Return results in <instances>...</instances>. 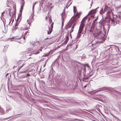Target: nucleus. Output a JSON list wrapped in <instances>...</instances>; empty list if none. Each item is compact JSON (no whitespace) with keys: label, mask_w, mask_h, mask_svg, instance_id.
<instances>
[{"label":"nucleus","mask_w":121,"mask_h":121,"mask_svg":"<svg viewBox=\"0 0 121 121\" xmlns=\"http://www.w3.org/2000/svg\"><path fill=\"white\" fill-rule=\"evenodd\" d=\"M103 9L102 8H100V10L99 12V13L101 14H102L103 13Z\"/></svg>","instance_id":"nucleus-15"},{"label":"nucleus","mask_w":121,"mask_h":121,"mask_svg":"<svg viewBox=\"0 0 121 121\" xmlns=\"http://www.w3.org/2000/svg\"><path fill=\"white\" fill-rule=\"evenodd\" d=\"M95 48L91 49V51H93V50H94L95 49Z\"/></svg>","instance_id":"nucleus-47"},{"label":"nucleus","mask_w":121,"mask_h":121,"mask_svg":"<svg viewBox=\"0 0 121 121\" xmlns=\"http://www.w3.org/2000/svg\"><path fill=\"white\" fill-rule=\"evenodd\" d=\"M69 24L70 23L69 22L65 26L64 29L65 30H67L68 28L71 27V25H69Z\"/></svg>","instance_id":"nucleus-9"},{"label":"nucleus","mask_w":121,"mask_h":121,"mask_svg":"<svg viewBox=\"0 0 121 121\" xmlns=\"http://www.w3.org/2000/svg\"><path fill=\"white\" fill-rule=\"evenodd\" d=\"M24 5H22L21 6V8H20V15H22V10L23 9V7Z\"/></svg>","instance_id":"nucleus-13"},{"label":"nucleus","mask_w":121,"mask_h":121,"mask_svg":"<svg viewBox=\"0 0 121 121\" xmlns=\"http://www.w3.org/2000/svg\"><path fill=\"white\" fill-rule=\"evenodd\" d=\"M69 30H68V32H69Z\"/></svg>","instance_id":"nucleus-62"},{"label":"nucleus","mask_w":121,"mask_h":121,"mask_svg":"<svg viewBox=\"0 0 121 121\" xmlns=\"http://www.w3.org/2000/svg\"><path fill=\"white\" fill-rule=\"evenodd\" d=\"M15 67V66H14L13 67V68H14Z\"/></svg>","instance_id":"nucleus-58"},{"label":"nucleus","mask_w":121,"mask_h":121,"mask_svg":"<svg viewBox=\"0 0 121 121\" xmlns=\"http://www.w3.org/2000/svg\"><path fill=\"white\" fill-rule=\"evenodd\" d=\"M12 17L11 18H10V20L11 21V20H12Z\"/></svg>","instance_id":"nucleus-49"},{"label":"nucleus","mask_w":121,"mask_h":121,"mask_svg":"<svg viewBox=\"0 0 121 121\" xmlns=\"http://www.w3.org/2000/svg\"><path fill=\"white\" fill-rule=\"evenodd\" d=\"M90 18H89V19L88 21H90Z\"/></svg>","instance_id":"nucleus-56"},{"label":"nucleus","mask_w":121,"mask_h":121,"mask_svg":"<svg viewBox=\"0 0 121 121\" xmlns=\"http://www.w3.org/2000/svg\"><path fill=\"white\" fill-rule=\"evenodd\" d=\"M104 9L108 11L107 13V15L109 17V19L112 22L111 24L113 26H115L117 23L121 22V12H119L118 16L116 15H113L112 10L106 5Z\"/></svg>","instance_id":"nucleus-1"},{"label":"nucleus","mask_w":121,"mask_h":121,"mask_svg":"<svg viewBox=\"0 0 121 121\" xmlns=\"http://www.w3.org/2000/svg\"><path fill=\"white\" fill-rule=\"evenodd\" d=\"M57 58L54 61V62H53V63L52 65L54 66L55 65V64H56V61H57Z\"/></svg>","instance_id":"nucleus-19"},{"label":"nucleus","mask_w":121,"mask_h":121,"mask_svg":"<svg viewBox=\"0 0 121 121\" xmlns=\"http://www.w3.org/2000/svg\"><path fill=\"white\" fill-rule=\"evenodd\" d=\"M83 76H84L85 75V73L86 72V69L85 68L84 69H83Z\"/></svg>","instance_id":"nucleus-22"},{"label":"nucleus","mask_w":121,"mask_h":121,"mask_svg":"<svg viewBox=\"0 0 121 121\" xmlns=\"http://www.w3.org/2000/svg\"><path fill=\"white\" fill-rule=\"evenodd\" d=\"M8 73H7L6 75V76H7L8 75Z\"/></svg>","instance_id":"nucleus-53"},{"label":"nucleus","mask_w":121,"mask_h":121,"mask_svg":"<svg viewBox=\"0 0 121 121\" xmlns=\"http://www.w3.org/2000/svg\"><path fill=\"white\" fill-rule=\"evenodd\" d=\"M63 16H62V25H61V27L63 28L64 25V19L63 18Z\"/></svg>","instance_id":"nucleus-16"},{"label":"nucleus","mask_w":121,"mask_h":121,"mask_svg":"<svg viewBox=\"0 0 121 121\" xmlns=\"http://www.w3.org/2000/svg\"><path fill=\"white\" fill-rule=\"evenodd\" d=\"M116 118L117 120V121H118H118L120 120V119L118 117H116Z\"/></svg>","instance_id":"nucleus-37"},{"label":"nucleus","mask_w":121,"mask_h":121,"mask_svg":"<svg viewBox=\"0 0 121 121\" xmlns=\"http://www.w3.org/2000/svg\"><path fill=\"white\" fill-rule=\"evenodd\" d=\"M99 89V90H95L94 91L95 92H97L99 91H104V90H106L108 91H110L111 92L116 93L119 94H121V93L120 92L117 91L116 90H115L113 88H111L103 87L100 88Z\"/></svg>","instance_id":"nucleus-3"},{"label":"nucleus","mask_w":121,"mask_h":121,"mask_svg":"<svg viewBox=\"0 0 121 121\" xmlns=\"http://www.w3.org/2000/svg\"><path fill=\"white\" fill-rule=\"evenodd\" d=\"M108 31L109 30V27H108Z\"/></svg>","instance_id":"nucleus-51"},{"label":"nucleus","mask_w":121,"mask_h":121,"mask_svg":"<svg viewBox=\"0 0 121 121\" xmlns=\"http://www.w3.org/2000/svg\"><path fill=\"white\" fill-rule=\"evenodd\" d=\"M88 85V84H87L85 86H84V88H85Z\"/></svg>","instance_id":"nucleus-39"},{"label":"nucleus","mask_w":121,"mask_h":121,"mask_svg":"<svg viewBox=\"0 0 121 121\" xmlns=\"http://www.w3.org/2000/svg\"><path fill=\"white\" fill-rule=\"evenodd\" d=\"M19 18L20 17H19V16H18V18H17V21L16 23V24L15 25H14V26H13V28L12 29L13 30H17V29L18 28L17 27V26H18V23H17V21H18V20L19 19Z\"/></svg>","instance_id":"nucleus-7"},{"label":"nucleus","mask_w":121,"mask_h":121,"mask_svg":"<svg viewBox=\"0 0 121 121\" xmlns=\"http://www.w3.org/2000/svg\"><path fill=\"white\" fill-rule=\"evenodd\" d=\"M104 35H105L100 30L98 31L96 34L97 39L101 40L99 41V42L101 43L103 42L105 39V37Z\"/></svg>","instance_id":"nucleus-2"},{"label":"nucleus","mask_w":121,"mask_h":121,"mask_svg":"<svg viewBox=\"0 0 121 121\" xmlns=\"http://www.w3.org/2000/svg\"><path fill=\"white\" fill-rule=\"evenodd\" d=\"M30 76V74L28 73L27 74L26 76L28 77V76Z\"/></svg>","instance_id":"nucleus-41"},{"label":"nucleus","mask_w":121,"mask_h":121,"mask_svg":"<svg viewBox=\"0 0 121 121\" xmlns=\"http://www.w3.org/2000/svg\"><path fill=\"white\" fill-rule=\"evenodd\" d=\"M53 23L52 24H51V30H52V29L53 28Z\"/></svg>","instance_id":"nucleus-27"},{"label":"nucleus","mask_w":121,"mask_h":121,"mask_svg":"<svg viewBox=\"0 0 121 121\" xmlns=\"http://www.w3.org/2000/svg\"><path fill=\"white\" fill-rule=\"evenodd\" d=\"M68 35H66L65 37V41L66 43L67 42L68 40L69 39V34H68Z\"/></svg>","instance_id":"nucleus-14"},{"label":"nucleus","mask_w":121,"mask_h":121,"mask_svg":"<svg viewBox=\"0 0 121 121\" xmlns=\"http://www.w3.org/2000/svg\"><path fill=\"white\" fill-rule=\"evenodd\" d=\"M81 12H80L78 14V18L80 16V15L81 14Z\"/></svg>","instance_id":"nucleus-35"},{"label":"nucleus","mask_w":121,"mask_h":121,"mask_svg":"<svg viewBox=\"0 0 121 121\" xmlns=\"http://www.w3.org/2000/svg\"><path fill=\"white\" fill-rule=\"evenodd\" d=\"M14 19H13V21H12V23L11 24V25H12V23H13V21H14Z\"/></svg>","instance_id":"nucleus-46"},{"label":"nucleus","mask_w":121,"mask_h":121,"mask_svg":"<svg viewBox=\"0 0 121 121\" xmlns=\"http://www.w3.org/2000/svg\"><path fill=\"white\" fill-rule=\"evenodd\" d=\"M111 48L110 47L107 50L108 51L109 49Z\"/></svg>","instance_id":"nucleus-52"},{"label":"nucleus","mask_w":121,"mask_h":121,"mask_svg":"<svg viewBox=\"0 0 121 121\" xmlns=\"http://www.w3.org/2000/svg\"><path fill=\"white\" fill-rule=\"evenodd\" d=\"M0 111L1 112L2 114H3L4 113V111L3 109H0Z\"/></svg>","instance_id":"nucleus-26"},{"label":"nucleus","mask_w":121,"mask_h":121,"mask_svg":"<svg viewBox=\"0 0 121 121\" xmlns=\"http://www.w3.org/2000/svg\"><path fill=\"white\" fill-rule=\"evenodd\" d=\"M90 32L91 33H93V30L92 28V26L91 27V28L90 30Z\"/></svg>","instance_id":"nucleus-29"},{"label":"nucleus","mask_w":121,"mask_h":121,"mask_svg":"<svg viewBox=\"0 0 121 121\" xmlns=\"http://www.w3.org/2000/svg\"><path fill=\"white\" fill-rule=\"evenodd\" d=\"M99 8V7H98L96 9L91 10L89 12V14H91V17H93V18L94 17V16H93L98 11V9Z\"/></svg>","instance_id":"nucleus-5"},{"label":"nucleus","mask_w":121,"mask_h":121,"mask_svg":"<svg viewBox=\"0 0 121 121\" xmlns=\"http://www.w3.org/2000/svg\"><path fill=\"white\" fill-rule=\"evenodd\" d=\"M90 72H89V75L88 76V77H90L92 75V74H90Z\"/></svg>","instance_id":"nucleus-40"},{"label":"nucleus","mask_w":121,"mask_h":121,"mask_svg":"<svg viewBox=\"0 0 121 121\" xmlns=\"http://www.w3.org/2000/svg\"><path fill=\"white\" fill-rule=\"evenodd\" d=\"M65 15V13H64V15H63H63H62V16H63L62 17H63V18H64L63 17V16H64Z\"/></svg>","instance_id":"nucleus-48"},{"label":"nucleus","mask_w":121,"mask_h":121,"mask_svg":"<svg viewBox=\"0 0 121 121\" xmlns=\"http://www.w3.org/2000/svg\"><path fill=\"white\" fill-rule=\"evenodd\" d=\"M30 25L29 24H28V26H29ZM29 27H26L25 28H24V30H27L28 29H29Z\"/></svg>","instance_id":"nucleus-31"},{"label":"nucleus","mask_w":121,"mask_h":121,"mask_svg":"<svg viewBox=\"0 0 121 121\" xmlns=\"http://www.w3.org/2000/svg\"><path fill=\"white\" fill-rule=\"evenodd\" d=\"M37 1H36L33 4V5H35L37 3Z\"/></svg>","instance_id":"nucleus-42"},{"label":"nucleus","mask_w":121,"mask_h":121,"mask_svg":"<svg viewBox=\"0 0 121 121\" xmlns=\"http://www.w3.org/2000/svg\"><path fill=\"white\" fill-rule=\"evenodd\" d=\"M49 54H46L44 56H48Z\"/></svg>","instance_id":"nucleus-43"},{"label":"nucleus","mask_w":121,"mask_h":121,"mask_svg":"<svg viewBox=\"0 0 121 121\" xmlns=\"http://www.w3.org/2000/svg\"><path fill=\"white\" fill-rule=\"evenodd\" d=\"M65 11V9H64V10H63V13H62V15H62H62L63 14L64 15V14Z\"/></svg>","instance_id":"nucleus-30"},{"label":"nucleus","mask_w":121,"mask_h":121,"mask_svg":"<svg viewBox=\"0 0 121 121\" xmlns=\"http://www.w3.org/2000/svg\"><path fill=\"white\" fill-rule=\"evenodd\" d=\"M23 39H24V40H25V39H26L25 36H24V37H23Z\"/></svg>","instance_id":"nucleus-50"},{"label":"nucleus","mask_w":121,"mask_h":121,"mask_svg":"<svg viewBox=\"0 0 121 121\" xmlns=\"http://www.w3.org/2000/svg\"><path fill=\"white\" fill-rule=\"evenodd\" d=\"M73 12L74 13H76V7L75 6H73Z\"/></svg>","instance_id":"nucleus-24"},{"label":"nucleus","mask_w":121,"mask_h":121,"mask_svg":"<svg viewBox=\"0 0 121 121\" xmlns=\"http://www.w3.org/2000/svg\"><path fill=\"white\" fill-rule=\"evenodd\" d=\"M70 34H71V33H70ZM70 36H71V34H70Z\"/></svg>","instance_id":"nucleus-60"},{"label":"nucleus","mask_w":121,"mask_h":121,"mask_svg":"<svg viewBox=\"0 0 121 121\" xmlns=\"http://www.w3.org/2000/svg\"><path fill=\"white\" fill-rule=\"evenodd\" d=\"M8 11H9V14L10 16H11V13H10V9H8Z\"/></svg>","instance_id":"nucleus-32"},{"label":"nucleus","mask_w":121,"mask_h":121,"mask_svg":"<svg viewBox=\"0 0 121 121\" xmlns=\"http://www.w3.org/2000/svg\"><path fill=\"white\" fill-rule=\"evenodd\" d=\"M39 2L40 3L39 4L40 6H42V5L43 4V1H40Z\"/></svg>","instance_id":"nucleus-28"},{"label":"nucleus","mask_w":121,"mask_h":121,"mask_svg":"<svg viewBox=\"0 0 121 121\" xmlns=\"http://www.w3.org/2000/svg\"><path fill=\"white\" fill-rule=\"evenodd\" d=\"M116 89H117L118 90V89H119V88H118V87L117 88H116Z\"/></svg>","instance_id":"nucleus-54"},{"label":"nucleus","mask_w":121,"mask_h":121,"mask_svg":"<svg viewBox=\"0 0 121 121\" xmlns=\"http://www.w3.org/2000/svg\"><path fill=\"white\" fill-rule=\"evenodd\" d=\"M39 42L38 41H37L34 44H33V45H34L36 46H38V44H39Z\"/></svg>","instance_id":"nucleus-17"},{"label":"nucleus","mask_w":121,"mask_h":121,"mask_svg":"<svg viewBox=\"0 0 121 121\" xmlns=\"http://www.w3.org/2000/svg\"><path fill=\"white\" fill-rule=\"evenodd\" d=\"M52 31V30H50L49 31H47L48 34H50L51 33Z\"/></svg>","instance_id":"nucleus-34"},{"label":"nucleus","mask_w":121,"mask_h":121,"mask_svg":"<svg viewBox=\"0 0 121 121\" xmlns=\"http://www.w3.org/2000/svg\"><path fill=\"white\" fill-rule=\"evenodd\" d=\"M74 63L75 64L77 63H78L79 64H80V63L79 62H78V61H76V60H74Z\"/></svg>","instance_id":"nucleus-33"},{"label":"nucleus","mask_w":121,"mask_h":121,"mask_svg":"<svg viewBox=\"0 0 121 121\" xmlns=\"http://www.w3.org/2000/svg\"><path fill=\"white\" fill-rule=\"evenodd\" d=\"M25 64L24 63L20 67H19L18 68V71H19V70L22 67H23L24 65H25Z\"/></svg>","instance_id":"nucleus-21"},{"label":"nucleus","mask_w":121,"mask_h":121,"mask_svg":"<svg viewBox=\"0 0 121 121\" xmlns=\"http://www.w3.org/2000/svg\"><path fill=\"white\" fill-rule=\"evenodd\" d=\"M19 18L20 17H19V16H18V18H17V21L16 23V24L15 25H14V26H13V28L12 29L13 30H17V29L18 28L17 27V26H18V23H17V21H18V20L19 19Z\"/></svg>","instance_id":"nucleus-8"},{"label":"nucleus","mask_w":121,"mask_h":121,"mask_svg":"<svg viewBox=\"0 0 121 121\" xmlns=\"http://www.w3.org/2000/svg\"><path fill=\"white\" fill-rule=\"evenodd\" d=\"M106 11H107L108 12V11L107 10H105V9H104V10L103 11V13H105V12Z\"/></svg>","instance_id":"nucleus-36"},{"label":"nucleus","mask_w":121,"mask_h":121,"mask_svg":"<svg viewBox=\"0 0 121 121\" xmlns=\"http://www.w3.org/2000/svg\"><path fill=\"white\" fill-rule=\"evenodd\" d=\"M57 63H58V60L57 61Z\"/></svg>","instance_id":"nucleus-59"},{"label":"nucleus","mask_w":121,"mask_h":121,"mask_svg":"<svg viewBox=\"0 0 121 121\" xmlns=\"http://www.w3.org/2000/svg\"><path fill=\"white\" fill-rule=\"evenodd\" d=\"M89 15H91V14H89V13L88 14H87V15L85 17L82 19V21H83V23H82V24H84V20H86V18H87V16H88ZM84 25V24H83Z\"/></svg>","instance_id":"nucleus-12"},{"label":"nucleus","mask_w":121,"mask_h":121,"mask_svg":"<svg viewBox=\"0 0 121 121\" xmlns=\"http://www.w3.org/2000/svg\"><path fill=\"white\" fill-rule=\"evenodd\" d=\"M47 18V17H46V18Z\"/></svg>","instance_id":"nucleus-64"},{"label":"nucleus","mask_w":121,"mask_h":121,"mask_svg":"<svg viewBox=\"0 0 121 121\" xmlns=\"http://www.w3.org/2000/svg\"><path fill=\"white\" fill-rule=\"evenodd\" d=\"M42 50V49H37V50L35 51V52H34L33 53L34 54H36L39 53V52H41Z\"/></svg>","instance_id":"nucleus-10"},{"label":"nucleus","mask_w":121,"mask_h":121,"mask_svg":"<svg viewBox=\"0 0 121 121\" xmlns=\"http://www.w3.org/2000/svg\"><path fill=\"white\" fill-rule=\"evenodd\" d=\"M35 5L33 4V6H32V13L31 16H32V21H33L34 20V9L35 8Z\"/></svg>","instance_id":"nucleus-6"},{"label":"nucleus","mask_w":121,"mask_h":121,"mask_svg":"<svg viewBox=\"0 0 121 121\" xmlns=\"http://www.w3.org/2000/svg\"><path fill=\"white\" fill-rule=\"evenodd\" d=\"M98 16H97V17L94 20L93 22V23H95V21H96L98 19Z\"/></svg>","instance_id":"nucleus-25"},{"label":"nucleus","mask_w":121,"mask_h":121,"mask_svg":"<svg viewBox=\"0 0 121 121\" xmlns=\"http://www.w3.org/2000/svg\"><path fill=\"white\" fill-rule=\"evenodd\" d=\"M20 13L18 15V16H19V17H21V15H20Z\"/></svg>","instance_id":"nucleus-45"},{"label":"nucleus","mask_w":121,"mask_h":121,"mask_svg":"<svg viewBox=\"0 0 121 121\" xmlns=\"http://www.w3.org/2000/svg\"><path fill=\"white\" fill-rule=\"evenodd\" d=\"M45 76V73H43L41 75V78H43Z\"/></svg>","instance_id":"nucleus-20"},{"label":"nucleus","mask_w":121,"mask_h":121,"mask_svg":"<svg viewBox=\"0 0 121 121\" xmlns=\"http://www.w3.org/2000/svg\"><path fill=\"white\" fill-rule=\"evenodd\" d=\"M120 89V90L121 91V88H120V89Z\"/></svg>","instance_id":"nucleus-57"},{"label":"nucleus","mask_w":121,"mask_h":121,"mask_svg":"<svg viewBox=\"0 0 121 121\" xmlns=\"http://www.w3.org/2000/svg\"><path fill=\"white\" fill-rule=\"evenodd\" d=\"M82 23H81L79 27V30L78 33L77 37L78 39L81 36V34L82 33V30L84 27V25L83 24L82 25Z\"/></svg>","instance_id":"nucleus-4"},{"label":"nucleus","mask_w":121,"mask_h":121,"mask_svg":"<svg viewBox=\"0 0 121 121\" xmlns=\"http://www.w3.org/2000/svg\"><path fill=\"white\" fill-rule=\"evenodd\" d=\"M81 69H82V68H81Z\"/></svg>","instance_id":"nucleus-61"},{"label":"nucleus","mask_w":121,"mask_h":121,"mask_svg":"<svg viewBox=\"0 0 121 121\" xmlns=\"http://www.w3.org/2000/svg\"><path fill=\"white\" fill-rule=\"evenodd\" d=\"M10 22H11V20H10L9 22V25H10V26H11L12 25H11L10 24Z\"/></svg>","instance_id":"nucleus-44"},{"label":"nucleus","mask_w":121,"mask_h":121,"mask_svg":"<svg viewBox=\"0 0 121 121\" xmlns=\"http://www.w3.org/2000/svg\"><path fill=\"white\" fill-rule=\"evenodd\" d=\"M74 25H73L72 27V28L71 29L70 31V33H71L72 32L73 30V29L74 27Z\"/></svg>","instance_id":"nucleus-18"},{"label":"nucleus","mask_w":121,"mask_h":121,"mask_svg":"<svg viewBox=\"0 0 121 121\" xmlns=\"http://www.w3.org/2000/svg\"><path fill=\"white\" fill-rule=\"evenodd\" d=\"M29 33V30H28L23 35V36H26V35L28 33Z\"/></svg>","instance_id":"nucleus-23"},{"label":"nucleus","mask_w":121,"mask_h":121,"mask_svg":"<svg viewBox=\"0 0 121 121\" xmlns=\"http://www.w3.org/2000/svg\"><path fill=\"white\" fill-rule=\"evenodd\" d=\"M28 72H31V74L32 75H35L36 73V71L34 69H32L31 70H29L28 71Z\"/></svg>","instance_id":"nucleus-11"},{"label":"nucleus","mask_w":121,"mask_h":121,"mask_svg":"<svg viewBox=\"0 0 121 121\" xmlns=\"http://www.w3.org/2000/svg\"><path fill=\"white\" fill-rule=\"evenodd\" d=\"M91 5H92V4H91Z\"/></svg>","instance_id":"nucleus-63"},{"label":"nucleus","mask_w":121,"mask_h":121,"mask_svg":"<svg viewBox=\"0 0 121 121\" xmlns=\"http://www.w3.org/2000/svg\"><path fill=\"white\" fill-rule=\"evenodd\" d=\"M45 65H46V64H45L44 65V67L45 66Z\"/></svg>","instance_id":"nucleus-55"},{"label":"nucleus","mask_w":121,"mask_h":121,"mask_svg":"<svg viewBox=\"0 0 121 121\" xmlns=\"http://www.w3.org/2000/svg\"><path fill=\"white\" fill-rule=\"evenodd\" d=\"M4 12H3L1 14V17H3V16L4 14Z\"/></svg>","instance_id":"nucleus-38"}]
</instances>
